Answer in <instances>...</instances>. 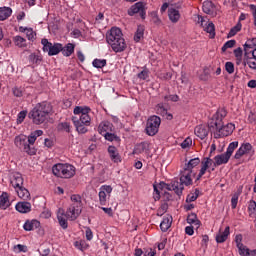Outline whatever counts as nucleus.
<instances>
[{
  "label": "nucleus",
  "instance_id": "49530a36",
  "mask_svg": "<svg viewBox=\"0 0 256 256\" xmlns=\"http://www.w3.org/2000/svg\"><path fill=\"white\" fill-rule=\"evenodd\" d=\"M59 131H65L66 133H71V124L69 122H61L58 124Z\"/></svg>",
  "mask_w": 256,
  "mask_h": 256
},
{
  "label": "nucleus",
  "instance_id": "ea45409f",
  "mask_svg": "<svg viewBox=\"0 0 256 256\" xmlns=\"http://www.w3.org/2000/svg\"><path fill=\"white\" fill-rule=\"evenodd\" d=\"M241 22H238L234 27H232L227 35L228 39H231V37H235L239 31H241Z\"/></svg>",
  "mask_w": 256,
  "mask_h": 256
},
{
  "label": "nucleus",
  "instance_id": "4c0bfd02",
  "mask_svg": "<svg viewBox=\"0 0 256 256\" xmlns=\"http://www.w3.org/2000/svg\"><path fill=\"white\" fill-rule=\"evenodd\" d=\"M13 41L16 47H20V48L27 47V40L21 36H15L13 38Z\"/></svg>",
  "mask_w": 256,
  "mask_h": 256
},
{
  "label": "nucleus",
  "instance_id": "c9c22d12",
  "mask_svg": "<svg viewBox=\"0 0 256 256\" xmlns=\"http://www.w3.org/2000/svg\"><path fill=\"white\" fill-rule=\"evenodd\" d=\"M29 61L30 63H33V65H41V61H43V56L32 53L29 55Z\"/></svg>",
  "mask_w": 256,
  "mask_h": 256
},
{
  "label": "nucleus",
  "instance_id": "aec40b11",
  "mask_svg": "<svg viewBox=\"0 0 256 256\" xmlns=\"http://www.w3.org/2000/svg\"><path fill=\"white\" fill-rule=\"evenodd\" d=\"M41 227V222L39 220H26L23 225L24 231H35V229H39Z\"/></svg>",
  "mask_w": 256,
  "mask_h": 256
},
{
  "label": "nucleus",
  "instance_id": "37998d69",
  "mask_svg": "<svg viewBox=\"0 0 256 256\" xmlns=\"http://www.w3.org/2000/svg\"><path fill=\"white\" fill-rule=\"evenodd\" d=\"M93 67L96 69H103L105 65H107V60L106 59H94L92 62Z\"/></svg>",
  "mask_w": 256,
  "mask_h": 256
},
{
  "label": "nucleus",
  "instance_id": "6e6552de",
  "mask_svg": "<svg viewBox=\"0 0 256 256\" xmlns=\"http://www.w3.org/2000/svg\"><path fill=\"white\" fill-rule=\"evenodd\" d=\"M159 127H161V118L154 115L148 118L145 131L149 137H155L159 133Z\"/></svg>",
  "mask_w": 256,
  "mask_h": 256
},
{
  "label": "nucleus",
  "instance_id": "338daca9",
  "mask_svg": "<svg viewBox=\"0 0 256 256\" xmlns=\"http://www.w3.org/2000/svg\"><path fill=\"white\" fill-rule=\"evenodd\" d=\"M144 255H145V256H155V255H156V252H155V250H153V248H147V249L144 251Z\"/></svg>",
  "mask_w": 256,
  "mask_h": 256
},
{
  "label": "nucleus",
  "instance_id": "e433bc0d",
  "mask_svg": "<svg viewBox=\"0 0 256 256\" xmlns=\"http://www.w3.org/2000/svg\"><path fill=\"white\" fill-rule=\"evenodd\" d=\"M145 34V28L143 26H138L136 33L134 34V41L139 43L141 39H143V35Z\"/></svg>",
  "mask_w": 256,
  "mask_h": 256
},
{
  "label": "nucleus",
  "instance_id": "864d4df0",
  "mask_svg": "<svg viewBox=\"0 0 256 256\" xmlns=\"http://www.w3.org/2000/svg\"><path fill=\"white\" fill-rule=\"evenodd\" d=\"M248 211L250 215L253 217H256V202L254 200H251L248 206Z\"/></svg>",
  "mask_w": 256,
  "mask_h": 256
},
{
  "label": "nucleus",
  "instance_id": "4be33fe9",
  "mask_svg": "<svg viewBox=\"0 0 256 256\" xmlns=\"http://www.w3.org/2000/svg\"><path fill=\"white\" fill-rule=\"evenodd\" d=\"M15 209L19 213H31V204L27 201L18 202L15 206Z\"/></svg>",
  "mask_w": 256,
  "mask_h": 256
},
{
  "label": "nucleus",
  "instance_id": "c85d7f7f",
  "mask_svg": "<svg viewBox=\"0 0 256 256\" xmlns=\"http://www.w3.org/2000/svg\"><path fill=\"white\" fill-rule=\"evenodd\" d=\"M168 17L172 23H177L179 19H181V14L179 13V10L175 8H169Z\"/></svg>",
  "mask_w": 256,
  "mask_h": 256
},
{
  "label": "nucleus",
  "instance_id": "4468645a",
  "mask_svg": "<svg viewBox=\"0 0 256 256\" xmlns=\"http://www.w3.org/2000/svg\"><path fill=\"white\" fill-rule=\"evenodd\" d=\"M164 189H167V191H174L176 195H182L183 194V184H179L178 181L171 182L170 184L163 183Z\"/></svg>",
  "mask_w": 256,
  "mask_h": 256
},
{
  "label": "nucleus",
  "instance_id": "79ce46f5",
  "mask_svg": "<svg viewBox=\"0 0 256 256\" xmlns=\"http://www.w3.org/2000/svg\"><path fill=\"white\" fill-rule=\"evenodd\" d=\"M204 31L209 33L210 39H215V24H213V22H209Z\"/></svg>",
  "mask_w": 256,
  "mask_h": 256
},
{
  "label": "nucleus",
  "instance_id": "9b49d317",
  "mask_svg": "<svg viewBox=\"0 0 256 256\" xmlns=\"http://www.w3.org/2000/svg\"><path fill=\"white\" fill-rule=\"evenodd\" d=\"M145 11V4L143 2H137L130 7V9L128 10V15H130V17H133V15H137V13H139L141 19H145Z\"/></svg>",
  "mask_w": 256,
  "mask_h": 256
},
{
  "label": "nucleus",
  "instance_id": "6e6d98bb",
  "mask_svg": "<svg viewBox=\"0 0 256 256\" xmlns=\"http://www.w3.org/2000/svg\"><path fill=\"white\" fill-rule=\"evenodd\" d=\"M225 69L229 75H233L235 73V64L233 62H226Z\"/></svg>",
  "mask_w": 256,
  "mask_h": 256
},
{
  "label": "nucleus",
  "instance_id": "7c9ffc66",
  "mask_svg": "<svg viewBox=\"0 0 256 256\" xmlns=\"http://www.w3.org/2000/svg\"><path fill=\"white\" fill-rule=\"evenodd\" d=\"M187 223H189V225H194L196 229H199V227H201V221L197 218V214L195 213H191L188 215Z\"/></svg>",
  "mask_w": 256,
  "mask_h": 256
},
{
  "label": "nucleus",
  "instance_id": "a19ab883",
  "mask_svg": "<svg viewBox=\"0 0 256 256\" xmlns=\"http://www.w3.org/2000/svg\"><path fill=\"white\" fill-rule=\"evenodd\" d=\"M71 201L72 203L70 205L75 206V207H83V203L81 202V196L77 195V194H73L71 196Z\"/></svg>",
  "mask_w": 256,
  "mask_h": 256
},
{
  "label": "nucleus",
  "instance_id": "473e14b6",
  "mask_svg": "<svg viewBox=\"0 0 256 256\" xmlns=\"http://www.w3.org/2000/svg\"><path fill=\"white\" fill-rule=\"evenodd\" d=\"M202 9L206 15H211L213 14V11H215V4H213L212 1H205L203 3Z\"/></svg>",
  "mask_w": 256,
  "mask_h": 256
},
{
  "label": "nucleus",
  "instance_id": "20e7f679",
  "mask_svg": "<svg viewBox=\"0 0 256 256\" xmlns=\"http://www.w3.org/2000/svg\"><path fill=\"white\" fill-rule=\"evenodd\" d=\"M53 111V106L49 102H41L38 103L30 112L29 119H32V122L35 125H42L47 121V117H49V113Z\"/></svg>",
  "mask_w": 256,
  "mask_h": 256
},
{
  "label": "nucleus",
  "instance_id": "052dcab7",
  "mask_svg": "<svg viewBox=\"0 0 256 256\" xmlns=\"http://www.w3.org/2000/svg\"><path fill=\"white\" fill-rule=\"evenodd\" d=\"M239 202V195L234 194L231 198V207L232 209H237V203Z\"/></svg>",
  "mask_w": 256,
  "mask_h": 256
},
{
  "label": "nucleus",
  "instance_id": "58836bf2",
  "mask_svg": "<svg viewBox=\"0 0 256 256\" xmlns=\"http://www.w3.org/2000/svg\"><path fill=\"white\" fill-rule=\"evenodd\" d=\"M110 129H111V124L109 122H102L98 126V132L100 133V135H105V133H108L107 131H109Z\"/></svg>",
  "mask_w": 256,
  "mask_h": 256
},
{
  "label": "nucleus",
  "instance_id": "ddd939ff",
  "mask_svg": "<svg viewBox=\"0 0 256 256\" xmlns=\"http://www.w3.org/2000/svg\"><path fill=\"white\" fill-rule=\"evenodd\" d=\"M82 208L70 204L65 215L69 221H75L81 215Z\"/></svg>",
  "mask_w": 256,
  "mask_h": 256
},
{
  "label": "nucleus",
  "instance_id": "a211bd4d",
  "mask_svg": "<svg viewBox=\"0 0 256 256\" xmlns=\"http://www.w3.org/2000/svg\"><path fill=\"white\" fill-rule=\"evenodd\" d=\"M229 159H231V156H228L226 152L223 154H220V155H216L214 157L213 166L219 167L220 165H225V164L229 163Z\"/></svg>",
  "mask_w": 256,
  "mask_h": 256
},
{
  "label": "nucleus",
  "instance_id": "f257e3e1",
  "mask_svg": "<svg viewBox=\"0 0 256 256\" xmlns=\"http://www.w3.org/2000/svg\"><path fill=\"white\" fill-rule=\"evenodd\" d=\"M227 117V110L225 108H219L213 115L212 120L209 123L210 128H216L214 134L215 139H221L223 137H229L235 131V124L228 123L223 125V119Z\"/></svg>",
  "mask_w": 256,
  "mask_h": 256
},
{
  "label": "nucleus",
  "instance_id": "423d86ee",
  "mask_svg": "<svg viewBox=\"0 0 256 256\" xmlns=\"http://www.w3.org/2000/svg\"><path fill=\"white\" fill-rule=\"evenodd\" d=\"M72 121L76 131L83 135L87 133V127L91 125V116L89 114H79V117L73 116Z\"/></svg>",
  "mask_w": 256,
  "mask_h": 256
},
{
  "label": "nucleus",
  "instance_id": "0eeeda50",
  "mask_svg": "<svg viewBox=\"0 0 256 256\" xmlns=\"http://www.w3.org/2000/svg\"><path fill=\"white\" fill-rule=\"evenodd\" d=\"M41 44L43 45L42 51L44 53H48L49 57H53L54 55H59L63 50V44L61 43H51L47 38H43L41 40Z\"/></svg>",
  "mask_w": 256,
  "mask_h": 256
},
{
  "label": "nucleus",
  "instance_id": "2eb2a0df",
  "mask_svg": "<svg viewBox=\"0 0 256 256\" xmlns=\"http://www.w3.org/2000/svg\"><path fill=\"white\" fill-rule=\"evenodd\" d=\"M10 183L15 190L23 187V175H21V173L19 172H15L12 178L10 179Z\"/></svg>",
  "mask_w": 256,
  "mask_h": 256
},
{
  "label": "nucleus",
  "instance_id": "39448f33",
  "mask_svg": "<svg viewBox=\"0 0 256 256\" xmlns=\"http://www.w3.org/2000/svg\"><path fill=\"white\" fill-rule=\"evenodd\" d=\"M52 172L55 177H60V179H71L75 177V166L68 163H58L52 167Z\"/></svg>",
  "mask_w": 256,
  "mask_h": 256
},
{
  "label": "nucleus",
  "instance_id": "3c124183",
  "mask_svg": "<svg viewBox=\"0 0 256 256\" xmlns=\"http://www.w3.org/2000/svg\"><path fill=\"white\" fill-rule=\"evenodd\" d=\"M237 41L235 40H229L227 41L223 46H222V53H225V51H227V49H233V47H235Z\"/></svg>",
  "mask_w": 256,
  "mask_h": 256
},
{
  "label": "nucleus",
  "instance_id": "412c9836",
  "mask_svg": "<svg viewBox=\"0 0 256 256\" xmlns=\"http://www.w3.org/2000/svg\"><path fill=\"white\" fill-rule=\"evenodd\" d=\"M149 151V142H141L134 147L133 154L141 155V153H147Z\"/></svg>",
  "mask_w": 256,
  "mask_h": 256
},
{
  "label": "nucleus",
  "instance_id": "774afa93",
  "mask_svg": "<svg viewBox=\"0 0 256 256\" xmlns=\"http://www.w3.org/2000/svg\"><path fill=\"white\" fill-rule=\"evenodd\" d=\"M245 256H256V249H254V250L248 249V251H246Z\"/></svg>",
  "mask_w": 256,
  "mask_h": 256
},
{
  "label": "nucleus",
  "instance_id": "6ab92c4d",
  "mask_svg": "<svg viewBox=\"0 0 256 256\" xmlns=\"http://www.w3.org/2000/svg\"><path fill=\"white\" fill-rule=\"evenodd\" d=\"M57 219L62 229H67V227H69V223L67 222L68 218H67V214H65V210L61 208L58 210Z\"/></svg>",
  "mask_w": 256,
  "mask_h": 256
},
{
  "label": "nucleus",
  "instance_id": "cd10ccee",
  "mask_svg": "<svg viewBox=\"0 0 256 256\" xmlns=\"http://www.w3.org/2000/svg\"><path fill=\"white\" fill-rule=\"evenodd\" d=\"M61 53H62V55H64V57H71V55H73V53H75V44L68 43L65 46L62 45Z\"/></svg>",
  "mask_w": 256,
  "mask_h": 256
},
{
  "label": "nucleus",
  "instance_id": "1a4fd4ad",
  "mask_svg": "<svg viewBox=\"0 0 256 256\" xmlns=\"http://www.w3.org/2000/svg\"><path fill=\"white\" fill-rule=\"evenodd\" d=\"M243 155H255V150H253V145H251V143H243L236 151L234 159H241Z\"/></svg>",
  "mask_w": 256,
  "mask_h": 256
},
{
  "label": "nucleus",
  "instance_id": "a18cd8bd",
  "mask_svg": "<svg viewBox=\"0 0 256 256\" xmlns=\"http://www.w3.org/2000/svg\"><path fill=\"white\" fill-rule=\"evenodd\" d=\"M237 147H239L238 141L231 142L226 151L227 155L231 157V155H233V151H235Z\"/></svg>",
  "mask_w": 256,
  "mask_h": 256
},
{
  "label": "nucleus",
  "instance_id": "9d476101",
  "mask_svg": "<svg viewBox=\"0 0 256 256\" xmlns=\"http://www.w3.org/2000/svg\"><path fill=\"white\" fill-rule=\"evenodd\" d=\"M193 177H195V173H193V170L184 168L180 175L179 185H182V187L183 185H186V187H189V185H193Z\"/></svg>",
  "mask_w": 256,
  "mask_h": 256
},
{
  "label": "nucleus",
  "instance_id": "a878e982",
  "mask_svg": "<svg viewBox=\"0 0 256 256\" xmlns=\"http://www.w3.org/2000/svg\"><path fill=\"white\" fill-rule=\"evenodd\" d=\"M172 223H173V217L172 216L167 215L166 217H164L163 221L160 223L161 231H163L164 233L166 231H169V229L171 228Z\"/></svg>",
  "mask_w": 256,
  "mask_h": 256
},
{
  "label": "nucleus",
  "instance_id": "f8f14e48",
  "mask_svg": "<svg viewBox=\"0 0 256 256\" xmlns=\"http://www.w3.org/2000/svg\"><path fill=\"white\" fill-rule=\"evenodd\" d=\"M213 159L209 158V157H204L201 161V169L200 172L196 178V181H199L201 179V177H203V175H205V173H207V171H209V169H211L212 165H213Z\"/></svg>",
  "mask_w": 256,
  "mask_h": 256
},
{
  "label": "nucleus",
  "instance_id": "69168bd1",
  "mask_svg": "<svg viewBox=\"0 0 256 256\" xmlns=\"http://www.w3.org/2000/svg\"><path fill=\"white\" fill-rule=\"evenodd\" d=\"M13 95L15 97H23V90H21L20 88H13Z\"/></svg>",
  "mask_w": 256,
  "mask_h": 256
},
{
  "label": "nucleus",
  "instance_id": "f3484780",
  "mask_svg": "<svg viewBox=\"0 0 256 256\" xmlns=\"http://www.w3.org/2000/svg\"><path fill=\"white\" fill-rule=\"evenodd\" d=\"M209 128L211 129V126L199 125L195 127L194 133L199 139H205L209 135Z\"/></svg>",
  "mask_w": 256,
  "mask_h": 256
},
{
  "label": "nucleus",
  "instance_id": "b1692460",
  "mask_svg": "<svg viewBox=\"0 0 256 256\" xmlns=\"http://www.w3.org/2000/svg\"><path fill=\"white\" fill-rule=\"evenodd\" d=\"M11 207V202H9V194L7 192H3L0 195V209H9Z\"/></svg>",
  "mask_w": 256,
  "mask_h": 256
},
{
  "label": "nucleus",
  "instance_id": "393cba45",
  "mask_svg": "<svg viewBox=\"0 0 256 256\" xmlns=\"http://www.w3.org/2000/svg\"><path fill=\"white\" fill-rule=\"evenodd\" d=\"M18 197L20 199H23V201H29L31 199V193H29V190L25 188L24 186H21L20 188L15 190Z\"/></svg>",
  "mask_w": 256,
  "mask_h": 256
},
{
  "label": "nucleus",
  "instance_id": "13d9d810",
  "mask_svg": "<svg viewBox=\"0 0 256 256\" xmlns=\"http://www.w3.org/2000/svg\"><path fill=\"white\" fill-rule=\"evenodd\" d=\"M191 145H193V140L191 139V137L186 138V139L181 143L182 149H187V147H191Z\"/></svg>",
  "mask_w": 256,
  "mask_h": 256
},
{
  "label": "nucleus",
  "instance_id": "8fccbe9b",
  "mask_svg": "<svg viewBox=\"0 0 256 256\" xmlns=\"http://www.w3.org/2000/svg\"><path fill=\"white\" fill-rule=\"evenodd\" d=\"M167 209H169V204L163 203L157 210L158 217H163L167 213Z\"/></svg>",
  "mask_w": 256,
  "mask_h": 256
},
{
  "label": "nucleus",
  "instance_id": "5fc2aeb1",
  "mask_svg": "<svg viewBox=\"0 0 256 256\" xmlns=\"http://www.w3.org/2000/svg\"><path fill=\"white\" fill-rule=\"evenodd\" d=\"M137 77L142 81H145V79H149V69H143L140 73L137 74Z\"/></svg>",
  "mask_w": 256,
  "mask_h": 256
},
{
  "label": "nucleus",
  "instance_id": "f03ea898",
  "mask_svg": "<svg viewBox=\"0 0 256 256\" xmlns=\"http://www.w3.org/2000/svg\"><path fill=\"white\" fill-rule=\"evenodd\" d=\"M41 135H43V130H35L31 132L28 137L24 134H20L15 137L14 145L20 149V151L27 153V155H36L37 150L35 147H31V145H35L37 137H41Z\"/></svg>",
  "mask_w": 256,
  "mask_h": 256
},
{
  "label": "nucleus",
  "instance_id": "5701e85b",
  "mask_svg": "<svg viewBox=\"0 0 256 256\" xmlns=\"http://www.w3.org/2000/svg\"><path fill=\"white\" fill-rule=\"evenodd\" d=\"M243 65L250 67L253 71H256V59L251 58V53L244 54Z\"/></svg>",
  "mask_w": 256,
  "mask_h": 256
},
{
  "label": "nucleus",
  "instance_id": "7ed1b4c3",
  "mask_svg": "<svg viewBox=\"0 0 256 256\" xmlns=\"http://www.w3.org/2000/svg\"><path fill=\"white\" fill-rule=\"evenodd\" d=\"M106 41L115 53H123V51L127 49V43H125V38H123V32L117 27L111 28L106 34Z\"/></svg>",
  "mask_w": 256,
  "mask_h": 256
},
{
  "label": "nucleus",
  "instance_id": "c03bdc74",
  "mask_svg": "<svg viewBox=\"0 0 256 256\" xmlns=\"http://www.w3.org/2000/svg\"><path fill=\"white\" fill-rule=\"evenodd\" d=\"M210 77H211V72L209 71V67L205 66L199 78L201 81H209Z\"/></svg>",
  "mask_w": 256,
  "mask_h": 256
},
{
  "label": "nucleus",
  "instance_id": "72a5a7b5",
  "mask_svg": "<svg viewBox=\"0 0 256 256\" xmlns=\"http://www.w3.org/2000/svg\"><path fill=\"white\" fill-rule=\"evenodd\" d=\"M91 108L87 106H76L74 108V115H89Z\"/></svg>",
  "mask_w": 256,
  "mask_h": 256
},
{
  "label": "nucleus",
  "instance_id": "f704fd0d",
  "mask_svg": "<svg viewBox=\"0 0 256 256\" xmlns=\"http://www.w3.org/2000/svg\"><path fill=\"white\" fill-rule=\"evenodd\" d=\"M201 163V159L199 157L189 160L187 164H185L184 169H188V171H193L197 165Z\"/></svg>",
  "mask_w": 256,
  "mask_h": 256
},
{
  "label": "nucleus",
  "instance_id": "de8ad7c7",
  "mask_svg": "<svg viewBox=\"0 0 256 256\" xmlns=\"http://www.w3.org/2000/svg\"><path fill=\"white\" fill-rule=\"evenodd\" d=\"M199 189H195V192L192 194H189L186 198L187 203H193V201H197L198 197H199Z\"/></svg>",
  "mask_w": 256,
  "mask_h": 256
},
{
  "label": "nucleus",
  "instance_id": "e2e57ef3",
  "mask_svg": "<svg viewBox=\"0 0 256 256\" xmlns=\"http://www.w3.org/2000/svg\"><path fill=\"white\" fill-rule=\"evenodd\" d=\"M25 117H27V111H21L18 114L17 122L18 123H23V121H25Z\"/></svg>",
  "mask_w": 256,
  "mask_h": 256
},
{
  "label": "nucleus",
  "instance_id": "0e129e2a",
  "mask_svg": "<svg viewBox=\"0 0 256 256\" xmlns=\"http://www.w3.org/2000/svg\"><path fill=\"white\" fill-rule=\"evenodd\" d=\"M85 235L87 241H91L93 239V231L91 230V228L86 227Z\"/></svg>",
  "mask_w": 256,
  "mask_h": 256
},
{
  "label": "nucleus",
  "instance_id": "bb28decb",
  "mask_svg": "<svg viewBox=\"0 0 256 256\" xmlns=\"http://www.w3.org/2000/svg\"><path fill=\"white\" fill-rule=\"evenodd\" d=\"M230 229H231V228H229V226H227L223 232L220 231V232L216 235V242H217V243H225V241H227V238H228L229 235H230Z\"/></svg>",
  "mask_w": 256,
  "mask_h": 256
},
{
  "label": "nucleus",
  "instance_id": "c756f323",
  "mask_svg": "<svg viewBox=\"0 0 256 256\" xmlns=\"http://www.w3.org/2000/svg\"><path fill=\"white\" fill-rule=\"evenodd\" d=\"M13 14V9L11 7H0V21H7L9 16Z\"/></svg>",
  "mask_w": 256,
  "mask_h": 256
},
{
  "label": "nucleus",
  "instance_id": "09e8293b",
  "mask_svg": "<svg viewBox=\"0 0 256 256\" xmlns=\"http://www.w3.org/2000/svg\"><path fill=\"white\" fill-rule=\"evenodd\" d=\"M75 247L80 249V251H85L89 249V244L85 240H80L75 242Z\"/></svg>",
  "mask_w": 256,
  "mask_h": 256
},
{
  "label": "nucleus",
  "instance_id": "dca6fc26",
  "mask_svg": "<svg viewBox=\"0 0 256 256\" xmlns=\"http://www.w3.org/2000/svg\"><path fill=\"white\" fill-rule=\"evenodd\" d=\"M108 153L111 161L113 163H121V154H119V150L115 146H109L108 147Z\"/></svg>",
  "mask_w": 256,
  "mask_h": 256
},
{
  "label": "nucleus",
  "instance_id": "680f3d73",
  "mask_svg": "<svg viewBox=\"0 0 256 256\" xmlns=\"http://www.w3.org/2000/svg\"><path fill=\"white\" fill-rule=\"evenodd\" d=\"M234 55L237 58L238 61H241V58L243 57V49L241 47L234 50Z\"/></svg>",
  "mask_w": 256,
  "mask_h": 256
},
{
  "label": "nucleus",
  "instance_id": "4d7b16f0",
  "mask_svg": "<svg viewBox=\"0 0 256 256\" xmlns=\"http://www.w3.org/2000/svg\"><path fill=\"white\" fill-rule=\"evenodd\" d=\"M99 201H100V205H106L107 204V193H105V191H101L99 192Z\"/></svg>",
  "mask_w": 256,
  "mask_h": 256
},
{
  "label": "nucleus",
  "instance_id": "2f4dec72",
  "mask_svg": "<svg viewBox=\"0 0 256 256\" xmlns=\"http://www.w3.org/2000/svg\"><path fill=\"white\" fill-rule=\"evenodd\" d=\"M256 49V38L248 39L246 43L244 44V55H247V53H251L249 51Z\"/></svg>",
  "mask_w": 256,
  "mask_h": 256
},
{
  "label": "nucleus",
  "instance_id": "bf43d9fd",
  "mask_svg": "<svg viewBox=\"0 0 256 256\" xmlns=\"http://www.w3.org/2000/svg\"><path fill=\"white\" fill-rule=\"evenodd\" d=\"M157 113H158V115H162L163 117H165V115H167V109H165L163 104L157 105Z\"/></svg>",
  "mask_w": 256,
  "mask_h": 256
},
{
  "label": "nucleus",
  "instance_id": "603ef678",
  "mask_svg": "<svg viewBox=\"0 0 256 256\" xmlns=\"http://www.w3.org/2000/svg\"><path fill=\"white\" fill-rule=\"evenodd\" d=\"M238 249H239V255L241 256H245L247 251H249V248H247V246L243 245L242 242H238L236 243Z\"/></svg>",
  "mask_w": 256,
  "mask_h": 256
}]
</instances>
